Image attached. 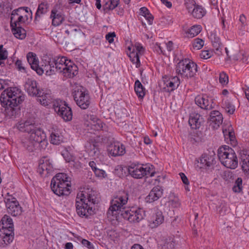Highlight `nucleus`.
I'll use <instances>...</instances> for the list:
<instances>
[{
    "mask_svg": "<svg viewBox=\"0 0 249 249\" xmlns=\"http://www.w3.org/2000/svg\"><path fill=\"white\" fill-rule=\"evenodd\" d=\"M25 99V95L17 87H11L3 91L0 96V102L4 109L6 116L15 117L20 113L18 107Z\"/></svg>",
    "mask_w": 249,
    "mask_h": 249,
    "instance_id": "nucleus-1",
    "label": "nucleus"
},
{
    "mask_svg": "<svg viewBox=\"0 0 249 249\" xmlns=\"http://www.w3.org/2000/svg\"><path fill=\"white\" fill-rule=\"evenodd\" d=\"M71 178L65 173H59L51 180V188L58 196H67L71 193Z\"/></svg>",
    "mask_w": 249,
    "mask_h": 249,
    "instance_id": "nucleus-2",
    "label": "nucleus"
},
{
    "mask_svg": "<svg viewBox=\"0 0 249 249\" xmlns=\"http://www.w3.org/2000/svg\"><path fill=\"white\" fill-rule=\"evenodd\" d=\"M218 156L221 163L225 167L234 169L238 166V160L234 150L225 145L218 149Z\"/></svg>",
    "mask_w": 249,
    "mask_h": 249,
    "instance_id": "nucleus-3",
    "label": "nucleus"
},
{
    "mask_svg": "<svg viewBox=\"0 0 249 249\" xmlns=\"http://www.w3.org/2000/svg\"><path fill=\"white\" fill-rule=\"evenodd\" d=\"M49 100L50 101L48 102V106L49 105L50 107H52L64 121L67 122L71 120L72 118L71 109L65 102H63L58 99H51Z\"/></svg>",
    "mask_w": 249,
    "mask_h": 249,
    "instance_id": "nucleus-4",
    "label": "nucleus"
},
{
    "mask_svg": "<svg viewBox=\"0 0 249 249\" xmlns=\"http://www.w3.org/2000/svg\"><path fill=\"white\" fill-rule=\"evenodd\" d=\"M128 172L131 176L135 178H142L146 176L153 177L156 173L152 165L131 163L128 167Z\"/></svg>",
    "mask_w": 249,
    "mask_h": 249,
    "instance_id": "nucleus-5",
    "label": "nucleus"
},
{
    "mask_svg": "<svg viewBox=\"0 0 249 249\" xmlns=\"http://www.w3.org/2000/svg\"><path fill=\"white\" fill-rule=\"evenodd\" d=\"M127 200L128 194L124 191L120 192L111 200V206L107 212V215L113 216L117 214H121L122 210L127 209L124 205L127 203Z\"/></svg>",
    "mask_w": 249,
    "mask_h": 249,
    "instance_id": "nucleus-6",
    "label": "nucleus"
},
{
    "mask_svg": "<svg viewBox=\"0 0 249 249\" xmlns=\"http://www.w3.org/2000/svg\"><path fill=\"white\" fill-rule=\"evenodd\" d=\"M176 71V72L182 77L191 78L196 75L197 71V66L190 60L185 59L177 64Z\"/></svg>",
    "mask_w": 249,
    "mask_h": 249,
    "instance_id": "nucleus-7",
    "label": "nucleus"
},
{
    "mask_svg": "<svg viewBox=\"0 0 249 249\" xmlns=\"http://www.w3.org/2000/svg\"><path fill=\"white\" fill-rule=\"evenodd\" d=\"M46 138V133L42 130H38L35 133H32L22 140L23 146L29 152H32L37 145Z\"/></svg>",
    "mask_w": 249,
    "mask_h": 249,
    "instance_id": "nucleus-8",
    "label": "nucleus"
},
{
    "mask_svg": "<svg viewBox=\"0 0 249 249\" xmlns=\"http://www.w3.org/2000/svg\"><path fill=\"white\" fill-rule=\"evenodd\" d=\"M25 90L28 93L32 96H37V101L44 106H47L46 93L42 92L37 86V82L36 80L28 78L26 81L24 85Z\"/></svg>",
    "mask_w": 249,
    "mask_h": 249,
    "instance_id": "nucleus-9",
    "label": "nucleus"
},
{
    "mask_svg": "<svg viewBox=\"0 0 249 249\" xmlns=\"http://www.w3.org/2000/svg\"><path fill=\"white\" fill-rule=\"evenodd\" d=\"M67 62V58L64 56L53 57L50 55L48 60V74L49 75L55 74L56 72H62L65 64Z\"/></svg>",
    "mask_w": 249,
    "mask_h": 249,
    "instance_id": "nucleus-10",
    "label": "nucleus"
},
{
    "mask_svg": "<svg viewBox=\"0 0 249 249\" xmlns=\"http://www.w3.org/2000/svg\"><path fill=\"white\" fill-rule=\"evenodd\" d=\"M122 211L121 215L123 217L132 223L139 222L144 216V211L141 208H127L126 210Z\"/></svg>",
    "mask_w": 249,
    "mask_h": 249,
    "instance_id": "nucleus-11",
    "label": "nucleus"
},
{
    "mask_svg": "<svg viewBox=\"0 0 249 249\" xmlns=\"http://www.w3.org/2000/svg\"><path fill=\"white\" fill-rule=\"evenodd\" d=\"M72 94L76 104L81 109H86L89 107L90 104V98L88 91L80 88L75 90Z\"/></svg>",
    "mask_w": 249,
    "mask_h": 249,
    "instance_id": "nucleus-12",
    "label": "nucleus"
},
{
    "mask_svg": "<svg viewBox=\"0 0 249 249\" xmlns=\"http://www.w3.org/2000/svg\"><path fill=\"white\" fill-rule=\"evenodd\" d=\"M75 206L77 213L81 217L88 218L89 216L94 213V210L90 204L83 200H80L77 196L76 198Z\"/></svg>",
    "mask_w": 249,
    "mask_h": 249,
    "instance_id": "nucleus-13",
    "label": "nucleus"
},
{
    "mask_svg": "<svg viewBox=\"0 0 249 249\" xmlns=\"http://www.w3.org/2000/svg\"><path fill=\"white\" fill-rule=\"evenodd\" d=\"M5 202L7 212L13 216L19 215L22 213V208L17 199L12 196L5 198Z\"/></svg>",
    "mask_w": 249,
    "mask_h": 249,
    "instance_id": "nucleus-14",
    "label": "nucleus"
},
{
    "mask_svg": "<svg viewBox=\"0 0 249 249\" xmlns=\"http://www.w3.org/2000/svg\"><path fill=\"white\" fill-rule=\"evenodd\" d=\"M98 193L92 189H88L87 191H82L77 194V196L79 198L81 201H84L91 205H94L98 203L99 199L98 198Z\"/></svg>",
    "mask_w": 249,
    "mask_h": 249,
    "instance_id": "nucleus-15",
    "label": "nucleus"
},
{
    "mask_svg": "<svg viewBox=\"0 0 249 249\" xmlns=\"http://www.w3.org/2000/svg\"><path fill=\"white\" fill-rule=\"evenodd\" d=\"M18 129L22 132L28 133L29 135L32 133H35L38 130H41L37 128L36 126L35 118H29L26 121L19 122L17 124Z\"/></svg>",
    "mask_w": 249,
    "mask_h": 249,
    "instance_id": "nucleus-16",
    "label": "nucleus"
},
{
    "mask_svg": "<svg viewBox=\"0 0 249 249\" xmlns=\"http://www.w3.org/2000/svg\"><path fill=\"white\" fill-rule=\"evenodd\" d=\"M213 99L206 94L197 95L195 98V103L200 108L205 110H211L214 107Z\"/></svg>",
    "mask_w": 249,
    "mask_h": 249,
    "instance_id": "nucleus-17",
    "label": "nucleus"
},
{
    "mask_svg": "<svg viewBox=\"0 0 249 249\" xmlns=\"http://www.w3.org/2000/svg\"><path fill=\"white\" fill-rule=\"evenodd\" d=\"M163 85L165 91L170 92L176 89L180 84V80L177 76L167 78L163 77Z\"/></svg>",
    "mask_w": 249,
    "mask_h": 249,
    "instance_id": "nucleus-18",
    "label": "nucleus"
},
{
    "mask_svg": "<svg viewBox=\"0 0 249 249\" xmlns=\"http://www.w3.org/2000/svg\"><path fill=\"white\" fill-rule=\"evenodd\" d=\"M135 48L132 52H130L129 57L131 61L136 65V67L138 68L140 66V55H142L144 52V48L139 43H136L135 45Z\"/></svg>",
    "mask_w": 249,
    "mask_h": 249,
    "instance_id": "nucleus-19",
    "label": "nucleus"
},
{
    "mask_svg": "<svg viewBox=\"0 0 249 249\" xmlns=\"http://www.w3.org/2000/svg\"><path fill=\"white\" fill-rule=\"evenodd\" d=\"M65 64L64 69L62 72L64 76L67 78H72L78 74V68L70 60L67 59V62Z\"/></svg>",
    "mask_w": 249,
    "mask_h": 249,
    "instance_id": "nucleus-20",
    "label": "nucleus"
},
{
    "mask_svg": "<svg viewBox=\"0 0 249 249\" xmlns=\"http://www.w3.org/2000/svg\"><path fill=\"white\" fill-rule=\"evenodd\" d=\"M163 194V189L161 186L158 185L155 186L145 197V201L147 203L153 202L161 197Z\"/></svg>",
    "mask_w": 249,
    "mask_h": 249,
    "instance_id": "nucleus-21",
    "label": "nucleus"
},
{
    "mask_svg": "<svg viewBox=\"0 0 249 249\" xmlns=\"http://www.w3.org/2000/svg\"><path fill=\"white\" fill-rule=\"evenodd\" d=\"M27 59L31 68L35 70L38 75H41L43 73L44 71L39 66L38 60L36 58V55L35 53H28L27 54Z\"/></svg>",
    "mask_w": 249,
    "mask_h": 249,
    "instance_id": "nucleus-22",
    "label": "nucleus"
},
{
    "mask_svg": "<svg viewBox=\"0 0 249 249\" xmlns=\"http://www.w3.org/2000/svg\"><path fill=\"white\" fill-rule=\"evenodd\" d=\"M215 155L204 154L200 158L201 168H209L215 164Z\"/></svg>",
    "mask_w": 249,
    "mask_h": 249,
    "instance_id": "nucleus-23",
    "label": "nucleus"
},
{
    "mask_svg": "<svg viewBox=\"0 0 249 249\" xmlns=\"http://www.w3.org/2000/svg\"><path fill=\"white\" fill-rule=\"evenodd\" d=\"M108 151L113 156H122L125 153V147L119 142H115L108 146Z\"/></svg>",
    "mask_w": 249,
    "mask_h": 249,
    "instance_id": "nucleus-24",
    "label": "nucleus"
},
{
    "mask_svg": "<svg viewBox=\"0 0 249 249\" xmlns=\"http://www.w3.org/2000/svg\"><path fill=\"white\" fill-rule=\"evenodd\" d=\"M164 221V216L161 211L153 213L149 220V226L151 228H155L161 224Z\"/></svg>",
    "mask_w": 249,
    "mask_h": 249,
    "instance_id": "nucleus-25",
    "label": "nucleus"
},
{
    "mask_svg": "<svg viewBox=\"0 0 249 249\" xmlns=\"http://www.w3.org/2000/svg\"><path fill=\"white\" fill-rule=\"evenodd\" d=\"M240 159L241 160L242 169L247 176H249V154L246 150H242L240 152Z\"/></svg>",
    "mask_w": 249,
    "mask_h": 249,
    "instance_id": "nucleus-26",
    "label": "nucleus"
},
{
    "mask_svg": "<svg viewBox=\"0 0 249 249\" xmlns=\"http://www.w3.org/2000/svg\"><path fill=\"white\" fill-rule=\"evenodd\" d=\"M202 122L203 118L198 113L194 112L190 114L189 124L192 128L195 129L199 128Z\"/></svg>",
    "mask_w": 249,
    "mask_h": 249,
    "instance_id": "nucleus-27",
    "label": "nucleus"
},
{
    "mask_svg": "<svg viewBox=\"0 0 249 249\" xmlns=\"http://www.w3.org/2000/svg\"><path fill=\"white\" fill-rule=\"evenodd\" d=\"M209 37L211 40L213 47L215 50V53L220 55L222 54L223 46L220 42V38L217 36L215 34L212 33Z\"/></svg>",
    "mask_w": 249,
    "mask_h": 249,
    "instance_id": "nucleus-28",
    "label": "nucleus"
},
{
    "mask_svg": "<svg viewBox=\"0 0 249 249\" xmlns=\"http://www.w3.org/2000/svg\"><path fill=\"white\" fill-rule=\"evenodd\" d=\"M9 233H2L0 232V246L4 247L5 246L11 243L14 237V232L13 231H8Z\"/></svg>",
    "mask_w": 249,
    "mask_h": 249,
    "instance_id": "nucleus-29",
    "label": "nucleus"
},
{
    "mask_svg": "<svg viewBox=\"0 0 249 249\" xmlns=\"http://www.w3.org/2000/svg\"><path fill=\"white\" fill-rule=\"evenodd\" d=\"M16 11L19 15L20 19L24 23L28 19L29 17L32 18V13L31 10L28 7H20L16 9Z\"/></svg>",
    "mask_w": 249,
    "mask_h": 249,
    "instance_id": "nucleus-30",
    "label": "nucleus"
},
{
    "mask_svg": "<svg viewBox=\"0 0 249 249\" xmlns=\"http://www.w3.org/2000/svg\"><path fill=\"white\" fill-rule=\"evenodd\" d=\"M88 120L90 123L91 126H93L94 129L96 130H101L103 128V123L101 120L98 119L97 116L94 115H87Z\"/></svg>",
    "mask_w": 249,
    "mask_h": 249,
    "instance_id": "nucleus-31",
    "label": "nucleus"
},
{
    "mask_svg": "<svg viewBox=\"0 0 249 249\" xmlns=\"http://www.w3.org/2000/svg\"><path fill=\"white\" fill-rule=\"evenodd\" d=\"M223 119L222 115L219 111L213 110L211 112L209 121L217 126H219L222 124Z\"/></svg>",
    "mask_w": 249,
    "mask_h": 249,
    "instance_id": "nucleus-32",
    "label": "nucleus"
},
{
    "mask_svg": "<svg viewBox=\"0 0 249 249\" xmlns=\"http://www.w3.org/2000/svg\"><path fill=\"white\" fill-rule=\"evenodd\" d=\"M50 17L52 18V24L54 26L60 25L64 20V18L61 13L56 9L52 10Z\"/></svg>",
    "mask_w": 249,
    "mask_h": 249,
    "instance_id": "nucleus-33",
    "label": "nucleus"
},
{
    "mask_svg": "<svg viewBox=\"0 0 249 249\" xmlns=\"http://www.w3.org/2000/svg\"><path fill=\"white\" fill-rule=\"evenodd\" d=\"M47 13V3L41 2L38 5L37 10L36 13L35 20H38L44 16Z\"/></svg>",
    "mask_w": 249,
    "mask_h": 249,
    "instance_id": "nucleus-34",
    "label": "nucleus"
},
{
    "mask_svg": "<svg viewBox=\"0 0 249 249\" xmlns=\"http://www.w3.org/2000/svg\"><path fill=\"white\" fill-rule=\"evenodd\" d=\"M12 27V32L16 37L23 39L26 37V31L20 25L14 26Z\"/></svg>",
    "mask_w": 249,
    "mask_h": 249,
    "instance_id": "nucleus-35",
    "label": "nucleus"
},
{
    "mask_svg": "<svg viewBox=\"0 0 249 249\" xmlns=\"http://www.w3.org/2000/svg\"><path fill=\"white\" fill-rule=\"evenodd\" d=\"M63 141L62 136L60 135L57 130H54L52 132L50 136L51 143L54 145H58Z\"/></svg>",
    "mask_w": 249,
    "mask_h": 249,
    "instance_id": "nucleus-36",
    "label": "nucleus"
},
{
    "mask_svg": "<svg viewBox=\"0 0 249 249\" xmlns=\"http://www.w3.org/2000/svg\"><path fill=\"white\" fill-rule=\"evenodd\" d=\"M134 89L138 97L142 99L145 95L144 88L139 80L135 82Z\"/></svg>",
    "mask_w": 249,
    "mask_h": 249,
    "instance_id": "nucleus-37",
    "label": "nucleus"
},
{
    "mask_svg": "<svg viewBox=\"0 0 249 249\" xmlns=\"http://www.w3.org/2000/svg\"><path fill=\"white\" fill-rule=\"evenodd\" d=\"M191 14L195 18H201L205 15L206 11L201 6L197 5L194 7Z\"/></svg>",
    "mask_w": 249,
    "mask_h": 249,
    "instance_id": "nucleus-38",
    "label": "nucleus"
},
{
    "mask_svg": "<svg viewBox=\"0 0 249 249\" xmlns=\"http://www.w3.org/2000/svg\"><path fill=\"white\" fill-rule=\"evenodd\" d=\"M19 15L16 11V9L12 11L11 16V26L14 27V26L20 25L21 23H23L22 19H20Z\"/></svg>",
    "mask_w": 249,
    "mask_h": 249,
    "instance_id": "nucleus-39",
    "label": "nucleus"
},
{
    "mask_svg": "<svg viewBox=\"0 0 249 249\" xmlns=\"http://www.w3.org/2000/svg\"><path fill=\"white\" fill-rule=\"evenodd\" d=\"M201 31V26L196 25L192 26L186 34L188 37L192 38L197 36Z\"/></svg>",
    "mask_w": 249,
    "mask_h": 249,
    "instance_id": "nucleus-40",
    "label": "nucleus"
},
{
    "mask_svg": "<svg viewBox=\"0 0 249 249\" xmlns=\"http://www.w3.org/2000/svg\"><path fill=\"white\" fill-rule=\"evenodd\" d=\"M175 241L173 238L169 237L165 239L163 241L161 245V249H175Z\"/></svg>",
    "mask_w": 249,
    "mask_h": 249,
    "instance_id": "nucleus-41",
    "label": "nucleus"
},
{
    "mask_svg": "<svg viewBox=\"0 0 249 249\" xmlns=\"http://www.w3.org/2000/svg\"><path fill=\"white\" fill-rule=\"evenodd\" d=\"M140 13L145 18L149 25H151L153 23V17L149 13L148 9L145 7L140 8Z\"/></svg>",
    "mask_w": 249,
    "mask_h": 249,
    "instance_id": "nucleus-42",
    "label": "nucleus"
},
{
    "mask_svg": "<svg viewBox=\"0 0 249 249\" xmlns=\"http://www.w3.org/2000/svg\"><path fill=\"white\" fill-rule=\"evenodd\" d=\"M223 106L226 111L230 114H232L235 111L234 106L229 101H225L223 102Z\"/></svg>",
    "mask_w": 249,
    "mask_h": 249,
    "instance_id": "nucleus-43",
    "label": "nucleus"
},
{
    "mask_svg": "<svg viewBox=\"0 0 249 249\" xmlns=\"http://www.w3.org/2000/svg\"><path fill=\"white\" fill-rule=\"evenodd\" d=\"M43 159H41L39 160V165L37 170V172L40 176H42L44 171L47 170V163H45L44 162V159H45V157H44Z\"/></svg>",
    "mask_w": 249,
    "mask_h": 249,
    "instance_id": "nucleus-44",
    "label": "nucleus"
},
{
    "mask_svg": "<svg viewBox=\"0 0 249 249\" xmlns=\"http://www.w3.org/2000/svg\"><path fill=\"white\" fill-rule=\"evenodd\" d=\"M119 1L120 0H109V4L108 5V3L107 2L106 4L104 5V7L105 9L106 8L108 10H113L117 7L119 3Z\"/></svg>",
    "mask_w": 249,
    "mask_h": 249,
    "instance_id": "nucleus-45",
    "label": "nucleus"
},
{
    "mask_svg": "<svg viewBox=\"0 0 249 249\" xmlns=\"http://www.w3.org/2000/svg\"><path fill=\"white\" fill-rule=\"evenodd\" d=\"M204 41L202 39L196 38L194 40L193 47L194 49L197 50H200L204 45Z\"/></svg>",
    "mask_w": 249,
    "mask_h": 249,
    "instance_id": "nucleus-46",
    "label": "nucleus"
},
{
    "mask_svg": "<svg viewBox=\"0 0 249 249\" xmlns=\"http://www.w3.org/2000/svg\"><path fill=\"white\" fill-rule=\"evenodd\" d=\"M229 82L228 75L224 71L221 72L219 74V82L223 85H226Z\"/></svg>",
    "mask_w": 249,
    "mask_h": 249,
    "instance_id": "nucleus-47",
    "label": "nucleus"
},
{
    "mask_svg": "<svg viewBox=\"0 0 249 249\" xmlns=\"http://www.w3.org/2000/svg\"><path fill=\"white\" fill-rule=\"evenodd\" d=\"M242 179L240 178H237L235 181V185L233 187V190L235 192L239 193L241 191L242 188Z\"/></svg>",
    "mask_w": 249,
    "mask_h": 249,
    "instance_id": "nucleus-48",
    "label": "nucleus"
},
{
    "mask_svg": "<svg viewBox=\"0 0 249 249\" xmlns=\"http://www.w3.org/2000/svg\"><path fill=\"white\" fill-rule=\"evenodd\" d=\"M185 5L186 9L190 12L197 5L196 4V2L194 0H185Z\"/></svg>",
    "mask_w": 249,
    "mask_h": 249,
    "instance_id": "nucleus-49",
    "label": "nucleus"
},
{
    "mask_svg": "<svg viewBox=\"0 0 249 249\" xmlns=\"http://www.w3.org/2000/svg\"><path fill=\"white\" fill-rule=\"evenodd\" d=\"M94 173L95 176L97 177L101 178H105L107 177V174L106 173L105 171L102 169H101L99 168L97 169H95V171Z\"/></svg>",
    "mask_w": 249,
    "mask_h": 249,
    "instance_id": "nucleus-50",
    "label": "nucleus"
},
{
    "mask_svg": "<svg viewBox=\"0 0 249 249\" xmlns=\"http://www.w3.org/2000/svg\"><path fill=\"white\" fill-rule=\"evenodd\" d=\"M213 54V52L209 50L202 51L200 53V57L201 58L207 59L210 58Z\"/></svg>",
    "mask_w": 249,
    "mask_h": 249,
    "instance_id": "nucleus-51",
    "label": "nucleus"
},
{
    "mask_svg": "<svg viewBox=\"0 0 249 249\" xmlns=\"http://www.w3.org/2000/svg\"><path fill=\"white\" fill-rule=\"evenodd\" d=\"M10 230L8 231H14V224L13 223H10L9 224L0 223V230H4L5 229H9Z\"/></svg>",
    "mask_w": 249,
    "mask_h": 249,
    "instance_id": "nucleus-52",
    "label": "nucleus"
},
{
    "mask_svg": "<svg viewBox=\"0 0 249 249\" xmlns=\"http://www.w3.org/2000/svg\"><path fill=\"white\" fill-rule=\"evenodd\" d=\"M229 136H228V138H226V140L230 141L231 143L232 144H235L236 141L235 140V137L234 135V132L233 130H231L230 132L228 133Z\"/></svg>",
    "mask_w": 249,
    "mask_h": 249,
    "instance_id": "nucleus-53",
    "label": "nucleus"
},
{
    "mask_svg": "<svg viewBox=\"0 0 249 249\" xmlns=\"http://www.w3.org/2000/svg\"><path fill=\"white\" fill-rule=\"evenodd\" d=\"M8 56V52L7 50L3 48V45H0V58L3 60L7 59Z\"/></svg>",
    "mask_w": 249,
    "mask_h": 249,
    "instance_id": "nucleus-54",
    "label": "nucleus"
},
{
    "mask_svg": "<svg viewBox=\"0 0 249 249\" xmlns=\"http://www.w3.org/2000/svg\"><path fill=\"white\" fill-rule=\"evenodd\" d=\"M1 7H2V11H1V12L2 13L3 12L5 14L9 13L12 9L11 5L9 3H4L2 4Z\"/></svg>",
    "mask_w": 249,
    "mask_h": 249,
    "instance_id": "nucleus-55",
    "label": "nucleus"
},
{
    "mask_svg": "<svg viewBox=\"0 0 249 249\" xmlns=\"http://www.w3.org/2000/svg\"><path fill=\"white\" fill-rule=\"evenodd\" d=\"M116 36V34L115 32H110L108 33L106 36V39L110 44L113 42L114 37Z\"/></svg>",
    "mask_w": 249,
    "mask_h": 249,
    "instance_id": "nucleus-56",
    "label": "nucleus"
},
{
    "mask_svg": "<svg viewBox=\"0 0 249 249\" xmlns=\"http://www.w3.org/2000/svg\"><path fill=\"white\" fill-rule=\"evenodd\" d=\"M115 174L119 177H121L124 176L123 175V168L122 165H118L115 169Z\"/></svg>",
    "mask_w": 249,
    "mask_h": 249,
    "instance_id": "nucleus-57",
    "label": "nucleus"
},
{
    "mask_svg": "<svg viewBox=\"0 0 249 249\" xmlns=\"http://www.w3.org/2000/svg\"><path fill=\"white\" fill-rule=\"evenodd\" d=\"M82 244L89 249H94L93 244L86 239H83L81 241Z\"/></svg>",
    "mask_w": 249,
    "mask_h": 249,
    "instance_id": "nucleus-58",
    "label": "nucleus"
},
{
    "mask_svg": "<svg viewBox=\"0 0 249 249\" xmlns=\"http://www.w3.org/2000/svg\"><path fill=\"white\" fill-rule=\"evenodd\" d=\"M0 223L9 224L10 223H13V222L12 219L9 216L5 214L2 217V218L0 221Z\"/></svg>",
    "mask_w": 249,
    "mask_h": 249,
    "instance_id": "nucleus-59",
    "label": "nucleus"
},
{
    "mask_svg": "<svg viewBox=\"0 0 249 249\" xmlns=\"http://www.w3.org/2000/svg\"><path fill=\"white\" fill-rule=\"evenodd\" d=\"M231 130H232V127L231 125H229L227 128L223 129V133L225 140L229 136L228 133L230 132Z\"/></svg>",
    "mask_w": 249,
    "mask_h": 249,
    "instance_id": "nucleus-60",
    "label": "nucleus"
},
{
    "mask_svg": "<svg viewBox=\"0 0 249 249\" xmlns=\"http://www.w3.org/2000/svg\"><path fill=\"white\" fill-rule=\"evenodd\" d=\"M183 183L185 185H188L189 184V181L186 175L183 173H180L179 174Z\"/></svg>",
    "mask_w": 249,
    "mask_h": 249,
    "instance_id": "nucleus-61",
    "label": "nucleus"
},
{
    "mask_svg": "<svg viewBox=\"0 0 249 249\" xmlns=\"http://www.w3.org/2000/svg\"><path fill=\"white\" fill-rule=\"evenodd\" d=\"M239 21L241 23L242 27H245L246 25L245 22L246 21V18L244 14H242L240 15Z\"/></svg>",
    "mask_w": 249,
    "mask_h": 249,
    "instance_id": "nucleus-62",
    "label": "nucleus"
},
{
    "mask_svg": "<svg viewBox=\"0 0 249 249\" xmlns=\"http://www.w3.org/2000/svg\"><path fill=\"white\" fill-rule=\"evenodd\" d=\"M16 65L18 70H25L24 67L22 66V63L21 60H18L16 62Z\"/></svg>",
    "mask_w": 249,
    "mask_h": 249,
    "instance_id": "nucleus-63",
    "label": "nucleus"
},
{
    "mask_svg": "<svg viewBox=\"0 0 249 249\" xmlns=\"http://www.w3.org/2000/svg\"><path fill=\"white\" fill-rule=\"evenodd\" d=\"M194 137H191V141L193 142H199L201 141V137L198 136L196 137L195 135L194 136Z\"/></svg>",
    "mask_w": 249,
    "mask_h": 249,
    "instance_id": "nucleus-64",
    "label": "nucleus"
}]
</instances>
